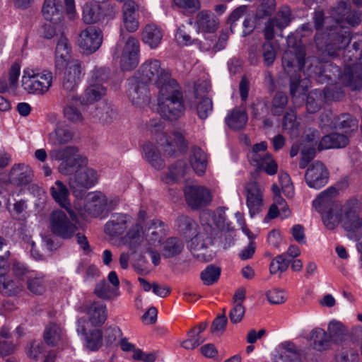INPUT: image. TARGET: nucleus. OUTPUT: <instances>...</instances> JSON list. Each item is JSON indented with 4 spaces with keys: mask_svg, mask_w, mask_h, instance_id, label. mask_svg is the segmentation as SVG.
I'll list each match as a JSON object with an SVG mask.
<instances>
[{
    "mask_svg": "<svg viewBox=\"0 0 362 362\" xmlns=\"http://www.w3.org/2000/svg\"><path fill=\"white\" fill-rule=\"evenodd\" d=\"M335 128L341 129L346 134L358 129V121L349 114H343L339 116L334 123Z\"/></svg>",
    "mask_w": 362,
    "mask_h": 362,
    "instance_id": "nucleus-45",
    "label": "nucleus"
},
{
    "mask_svg": "<svg viewBox=\"0 0 362 362\" xmlns=\"http://www.w3.org/2000/svg\"><path fill=\"white\" fill-rule=\"evenodd\" d=\"M187 205L192 209H199L209 205L212 196L210 191L200 185H189L184 189Z\"/></svg>",
    "mask_w": 362,
    "mask_h": 362,
    "instance_id": "nucleus-16",
    "label": "nucleus"
},
{
    "mask_svg": "<svg viewBox=\"0 0 362 362\" xmlns=\"http://www.w3.org/2000/svg\"><path fill=\"white\" fill-rule=\"evenodd\" d=\"M326 93L320 90H314L307 97L306 108L309 113L317 112L324 102Z\"/></svg>",
    "mask_w": 362,
    "mask_h": 362,
    "instance_id": "nucleus-46",
    "label": "nucleus"
},
{
    "mask_svg": "<svg viewBox=\"0 0 362 362\" xmlns=\"http://www.w3.org/2000/svg\"><path fill=\"white\" fill-rule=\"evenodd\" d=\"M175 38L177 43L182 46H189L196 45L201 51H208L211 48L214 47V45L211 42H207L204 46H202V42L198 40L192 39L191 36L186 31V28L184 25H180L177 29L175 35Z\"/></svg>",
    "mask_w": 362,
    "mask_h": 362,
    "instance_id": "nucleus-36",
    "label": "nucleus"
},
{
    "mask_svg": "<svg viewBox=\"0 0 362 362\" xmlns=\"http://www.w3.org/2000/svg\"><path fill=\"white\" fill-rule=\"evenodd\" d=\"M165 225L159 220H148L146 211L141 209L134 226L127 231L124 243L131 249L136 250L146 240L151 245L159 244L166 234Z\"/></svg>",
    "mask_w": 362,
    "mask_h": 362,
    "instance_id": "nucleus-2",
    "label": "nucleus"
},
{
    "mask_svg": "<svg viewBox=\"0 0 362 362\" xmlns=\"http://www.w3.org/2000/svg\"><path fill=\"white\" fill-rule=\"evenodd\" d=\"M95 293L103 299H111L119 295V292L116 290V288H113L104 280L96 284Z\"/></svg>",
    "mask_w": 362,
    "mask_h": 362,
    "instance_id": "nucleus-53",
    "label": "nucleus"
},
{
    "mask_svg": "<svg viewBox=\"0 0 362 362\" xmlns=\"http://www.w3.org/2000/svg\"><path fill=\"white\" fill-rule=\"evenodd\" d=\"M139 5L133 0L126 1L122 6L123 27L129 33H134L139 28Z\"/></svg>",
    "mask_w": 362,
    "mask_h": 362,
    "instance_id": "nucleus-22",
    "label": "nucleus"
},
{
    "mask_svg": "<svg viewBox=\"0 0 362 362\" xmlns=\"http://www.w3.org/2000/svg\"><path fill=\"white\" fill-rule=\"evenodd\" d=\"M134 226L132 223V217L127 214L117 213L112 214L110 220L104 226V231L108 236L115 238L122 235Z\"/></svg>",
    "mask_w": 362,
    "mask_h": 362,
    "instance_id": "nucleus-19",
    "label": "nucleus"
},
{
    "mask_svg": "<svg viewBox=\"0 0 362 362\" xmlns=\"http://www.w3.org/2000/svg\"><path fill=\"white\" fill-rule=\"evenodd\" d=\"M89 322L94 327L102 325L107 317V310L105 303L94 302L86 309Z\"/></svg>",
    "mask_w": 362,
    "mask_h": 362,
    "instance_id": "nucleus-31",
    "label": "nucleus"
},
{
    "mask_svg": "<svg viewBox=\"0 0 362 362\" xmlns=\"http://www.w3.org/2000/svg\"><path fill=\"white\" fill-rule=\"evenodd\" d=\"M107 73L103 68H95L90 71L88 78V84L103 85L107 79Z\"/></svg>",
    "mask_w": 362,
    "mask_h": 362,
    "instance_id": "nucleus-60",
    "label": "nucleus"
},
{
    "mask_svg": "<svg viewBox=\"0 0 362 362\" xmlns=\"http://www.w3.org/2000/svg\"><path fill=\"white\" fill-rule=\"evenodd\" d=\"M117 202L108 200L107 197L100 192H89L85 199L83 209L78 211L81 216L84 217H98L106 210H112Z\"/></svg>",
    "mask_w": 362,
    "mask_h": 362,
    "instance_id": "nucleus-9",
    "label": "nucleus"
},
{
    "mask_svg": "<svg viewBox=\"0 0 362 362\" xmlns=\"http://www.w3.org/2000/svg\"><path fill=\"white\" fill-rule=\"evenodd\" d=\"M274 362H300V356L295 345L289 341L279 344L275 351Z\"/></svg>",
    "mask_w": 362,
    "mask_h": 362,
    "instance_id": "nucleus-28",
    "label": "nucleus"
},
{
    "mask_svg": "<svg viewBox=\"0 0 362 362\" xmlns=\"http://www.w3.org/2000/svg\"><path fill=\"white\" fill-rule=\"evenodd\" d=\"M140 44L133 36H129L124 42L120 56V66L124 71L134 69L139 62Z\"/></svg>",
    "mask_w": 362,
    "mask_h": 362,
    "instance_id": "nucleus-17",
    "label": "nucleus"
},
{
    "mask_svg": "<svg viewBox=\"0 0 362 362\" xmlns=\"http://www.w3.org/2000/svg\"><path fill=\"white\" fill-rule=\"evenodd\" d=\"M292 37L288 36L287 49L283 55L282 64L285 71L289 74L300 71L305 64V49L301 45L291 47Z\"/></svg>",
    "mask_w": 362,
    "mask_h": 362,
    "instance_id": "nucleus-14",
    "label": "nucleus"
},
{
    "mask_svg": "<svg viewBox=\"0 0 362 362\" xmlns=\"http://www.w3.org/2000/svg\"><path fill=\"white\" fill-rule=\"evenodd\" d=\"M49 155L51 159L61 161L58 170L62 175H70L69 185L74 190L90 188L98 182V172L87 167L88 159L78 153L77 147L69 146L54 148Z\"/></svg>",
    "mask_w": 362,
    "mask_h": 362,
    "instance_id": "nucleus-1",
    "label": "nucleus"
},
{
    "mask_svg": "<svg viewBox=\"0 0 362 362\" xmlns=\"http://www.w3.org/2000/svg\"><path fill=\"white\" fill-rule=\"evenodd\" d=\"M307 79L300 81L299 78H291L290 83V92L293 98L298 97L305 92V87L308 86Z\"/></svg>",
    "mask_w": 362,
    "mask_h": 362,
    "instance_id": "nucleus-61",
    "label": "nucleus"
},
{
    "mask_svg": "<svg viewBox=\"0 0 362 362\" xmlns=\"http://www.w3.org/2000/svg\"><path fill=\"white\" fill-rule=\"evenodd\" d=\"M341 223L345 230L348 232L350 238L358 239L362 235V221L357 207L344 205L342 208Z\"/></svg>",
    "mask_w": 362,
    "mask_h": 362,
    "instance_id": "nucleus-13",
    "label": "nucleus"
},
{
    "mask_svg": "<svg viewBox=\"0 0 362 362\" xmlns=\"http://www.w3.org/2000/svg\"><path fill=\"white\" fill-rule=\"evenodd\" d=\"M309 340L313 348L318 351L328 350L331 346V341L327 332L320 327H315L311 330Z\"/></svg>",
    "mask_w": 362,
    "mask_h": 362,
    "instance_id": "nucleus-32",
    "label": "nucleus"
},
{
    "mask_svg": "<svg viewBox=\"0 0 362 362\" xmlns=\"http://www.w3.org/2000/svg\"><path fill=\"white\" fill-rule=\"evenodd\" d=\"M289 262L284 257V255H279L274 258L270 264L269 271L272 274L283 273L287 270Z\"/></svg>",
    "mask_w": 362,
    "mask_h": 362,
    "instance_id": "nucleus-57",
    "label": "nucleus"
},
{
    "mask_svg": "<svg viewBox=\"0 0 362 362\" xmlns=\"http://www.w3.org/2000/svg\"><path fill=\"white\" fill-rule=\"evenodd\" d=\"M69 218L66 213L62 210H55L49 216V225L52 232L56 235L64 238H71L78 230L77 216Z\"/></svg>",
    "mask_w": 362,
    "mask_h": 362,
    "instance_id": "nucleus-10",
    "label": "nucleus"
},
{
    "mask_svg": "<svg viewBox=\"0 0 362 362\" xmlns=\"http://www.w3.org/2000/svg\"><path fill=\"white\" fill-rule=\"evenodd\" d=\"M329 37L331 38V42L326 45L325 51L330 56H334L337 50L345 48L351 42L349 33L346 30L343 33L337 31L335 33L329 34Z\"/></svg>",
    "mask_w": 362,
    "mask_h": 362,
    "instance_id": "nucleus-30",
    "label": "nucleus"
},
{
    "mask_svg": "<svg viewBox=\"0 0 362 362\" xmlns=\"http://www.w3.org/2000/svg\"><path fill=\"white\" fill-rule=\"evenodd\" d=\"M62 8L61 0H45L42 7V14L47 21L56 25H64Z\"/></svg>",
    "mask_w": 362,
    "mask_h": 362,
    "instance_id": "nucleus-25",
    "label": "nucleus"
},
{
    "mask_svg": "<svg viewBox=\"0 0 362 362\" xmlns=\"http://www.w3.org/2000/svg\"><path fill=\"white\" fill-rule=\"evenodd\" d=\"M185 110L182 95L176 81H171L167 86L161 88L158 95V112L168 119H176Z\"/></svg>",
    "mask_w": 362,
    "mask_h": 362,
    "instance_id": "nucleus-4",
    "label": "nucleus"
},
{
    "mask_svg": "<svg viewBox=\"0 0 362 362\" xmlns=\"http://www.w3.org/2000/svg\"><path fill=\"white\" fill-rule=\"evenodd\" d=\"M211 214L209 212H202L200 216L202 228L190 217L182 215L176 220V226L179 233L186 239H189V247L194 252L206 248L212 243V236L214 228L209 223Z\"/></svg>",
    "mask_w": 362,
    "mask_h": 362,
    "instance_id": "nucleus-3",
    "label": "nucleus"
},
{
    "mask_svg": "<svg viewBox=\"0 0 362 362\" xmlns=\"http://www.w3.org/2000/svg\"><path fill=\"white\" fill-rule=\"evenodd\" d=\"M106 93V89L103 85L88 84L84 90L81 99V104H93L100 100Z\"/></svg>",
    "mask_w": 362,
    "mask_h": 362,
    "instance_id": "nucleus-41",
    "label": "nucleus"
},
{
    "mask_svg": "<svg viewBox=\"0 0 362 362\" xmlns=\"http://www.w3.org/2000/svg\"><path fill=\"white\" fill-rule=\"evenodd\" d=\"M213 103L211 99L207 97L202 98L197 105V112L199 117L205 119L212 112Z\"/></svg>",
    "mask_w": 362,
    "mask_h": 362,
    "instance_id": "nucleus-56",
    "label": "nucleus"
},
{
    "mask_svg": "<svg viewBox=\"0 0 362 362\" xmlns=\"http://www.w3.org/2000/svg\"><path fill=\"white\" fill-rule=\"evenodd\" d=\"M225 121L230 128L240 129L245 126L247 121V115L244 110L235 108L230 113L228 114Z\"/></svg>",
    "mask_w": 362,
    "mask_h": 362,
    "instance_id": "nucleus-43",
    "label": "nucleus"
},
{
    "mask_svg": "<svg viewBox=\"0 0 362 362\" xmlns=\"http://www.w3.org/2000/svg\"><path fill=\"white\" fill-rule=\"evenodd\" d=\"M21 291L18 282L14 281L8 276L0 280V293L4 296H11L18 294Z\"/></svg>",
    "mask_w": 362,
    "mask_h": 362,
    "instance_id": "nucleus-52",
    "label": "nucleus"
},
{
    "mask_svg": "<svg viewBox=\"0 0 362 362\" xmlns=\"http://www.w3.org/2000/svg\"><path fill=\"white\" fill-rule=\"evenodd\" d=\"M103 42V33L100 29L89 26L78 34L77 45L83 53L90 54L98 50Z\"/></svg>",
    "mask_w": 362,
    "mask_h": 362,
    "instance_id": "nucleus-15",
    "label": "nucleus"
},
{
    "mask_svg": "<svg viewBox=\"0 0 362 362\" xmlns=\"http://www.w3.org/2000/svg\"><path fill=\"white\" fill-rule=\"evenodd\" d=\"M321 214L324 224L329 229L334 228L339 222L341 223V218L334 213L332 208Z\"/></svg>",
    "mask_w": 362,
    "mask_h": 362,
    "instance_id": "nucleus-63",
    "label": "nucleus"
},
{
    "mask_svg": "<svg viewBox=\"0 0 362 362\" xmlns=\"http://www.w3.org/2000/svg\"><path fill=\"white\" fill-rule=\"evenodd\" d=\"M64 117L73 123H79L83 120L81 112L73 103L67 105L64 110Z\"/></svg>",
    "mask_w": 362,
    "mask_h": 362,
    "instance_id": "nucleus-59",
    "label": "nucleus"
},
{
    "mask_svg": "<svg viewBox=\"0 0 362 362\" xmlns=\"http://www.w3.org/2000/svg\"><path fill=\"white\" fill-rule=\"evenodd\" d=\"M128 98L132 103L139 107H143L149 103L148 90L146 83L139 78L129 79Z\"/></svg>",
    "mask_w": 362,
    "mask_h": 362,
    "instance_id": "nucleus-20",
    "label": "nucleus"
},
{
    "mask_svg": "<svg viewBox=\"0 0 362 362\" xmlns=\"http://www.w3.org/2000/svg\"><path fill=\"white\" fill-rule=\"evenodd\" d=\"M33 177V170L24 164L14 165L11 170V178L17 185L29 183Z\"/></svg>",
    "mask_w": 362,
    "mask_h": 362,
    "instance_id": "nucleus-40",
    "label": "nucleus"
},
{
    "mask_svg": "<svg viewBox=\"0 0 362 362\" xmlns=\"http://www.w3.org/2000/svg\"><path fill=\"white\" fill-rule=\"evenodd\" d=\"M50 194L53 199L62 207L66 210L72 218L75 216V212L71 208L69 202V192L66 186L59 180H57L50 187Z\"/></svg>",
    "mask_w": 362,
    "mask_h": 362,
    "instance_id": "nucleus-26",
    "label": "nucleus"
},
{
    "mask_svg": "<svg viewBox=\"0 0 362 362\" xmlns=\"http://www.w3.org/2000/svg\"><path fill=\"white\" fill-rule=\"evenodd\" d=\"M319 136L317 130H309V133L306 135V140L310 143V146L308 148H303L301 151V160L299 163V167L301 169H304L314 158L315 154V145L317 144Z\"/></svg>",
    "mask_w": 362,
    "mask_h": 362,
    "instance_id": "nucleus-37",
    "label": "nucleus"
},
{
    "mask_svg": "<svg viewBox=\"0 0 362 362\" xmlns=\"http://www.w3.org/2000/svg\"><path fill=\"white\" fill-rule=\"evenodd\" d=\"M284 129L292 137L298 134V123L296 121V116L293 112H288L284 116Z\"/></svg>",
    "mask_w": 362,
    "mask_h": 362,
    "instance_id": "nucleus-55",
    "label": "nucleus"
},
{
    "mask_svg": "<svg viewBox=\"0 0 362 362\" xmlns=\"http://www.w3.org/2000/svg\"><path fill=\"white\" fill-rule=\"evenodd\" d=\"M87 322L85 319L81 318L77 322V332L85 337L86 346L91 351L98 349L102 345L103 335L100 329H94L86 334V325Z\"/></svg>",
    "mask_w": 362,
    "mask_h": 362,
    "instance_id": "nucleus-27",
    "label": "nucleus"
},
{
    "mask_svg": "<svg viewBox=\"0 0 362 362\" xmlns=\"http://www.w3.org/2000/svg\"><path fill=\"white\" fill-rule=\"evenodd\" d=\"M221 269L214 265H209L200 274L204 285L210 286L216 283L220 276Z\"/></svg>",
    "mask_w": 362,
    "mask_h": 362,
    "instance_id": "nucleus-54",
    "label": "nucleus"
},
{
    "mask_svg": "<svg viewBox=\"0 0 362 362\" xmlns=\"http://www.w3.org/2000/svg\"><path fill=\"white\" fill-rule=\"evenodd\" d=\"M63 339L62 328L56 324L48 325L44 332L45 342L51 346L57 345Z\"/></svg>",
    "mask_w": 362,
    "mask_h": 362,
    "instance_id": "nucleus-48",
    "label": "nucleus"
},
{
    "mask_svg": "<svg viewBox=\"0 0 362 362\" xmlns=\"http://www.w3.org/2000/svg\"><path fill=\"white\" fill-rule=\"evenodd\" d=\"M182 242L177 238H168L163 246L162 255L165 258H170L180 254L183 249Z\"/></svg>",
    "mask_w": 362,
    "mask_h": 362,
    "instance_id": "nucleus-47",
    "label": "nucleus"
},
{
    "mask_svg": "<svg viewBox=\"0 0 362 362\" xmlns=\"http://www.w3.org/2000/svg\"><path fill=\"white\" fill-rule=\"evenodd\" d=\"M244 194L250 216L253 218L264 209V188L255 181L248 182L245 185Z\"/></svg>",
    "mask_w": 362,
    "mask_h": 362,
    "instance_id": "nucleus-12",
    "label": "nucleus"
},
{
    "mask_svg": "<svg viewBox=\"0 0 362 362\" xmlns=\"http://www.w3.org/2000/svg\"><path fill=\"white\" fill-rule=\"evenodd\" d=\"M189 163L194 172L198 175H202L207 165L205 153L200 148L194 147L191 151Z\"/></svg>",
    "mask_w": 362,
    "mask_h": 362,
    "instance_id": "nucleus-42",
    "label": "nucleus"
},
{
    "mask_svg": "<svg viewBox=\"0 0 362 362\" xmlns=\"http://www.w3.org/2000/svg\"><path fill=\"white\" fill-rule=\"evenodd\" d=\"M336 358L339 362H357L359 356L356 350L349 348L343 349Z\"/></svg>",
    "mask_w": 362,
    "mask_h": 362,
    "instance_id": "nucleus-64",
    "label": "nucleus"
},
{
    "mask_svg": "<svg viewBox=\"0 0 362 362\" xmlns=\"http://www.w3.org/2000/svg\"><path fill=\"white\" fill-rule=\"evenodd\" d=\"M28 288L33 293L41 294L45 290L44 275L32 272L28 276Z\"/></svg>",
    "mask_w": 362,
    "mask_h": 362,
    "instance_id": "nucleus-49",
    "label": "nucleus"
},
{
    "mask_svg": "<svg viewBox=\"0 0 362 362\" xmlns=\"http://www.w3.org/2000/svg\"><path fill=\"white\" fill-rule=\"evenodd\" d=\"M332 16L337 25L335 29L344 27L346 24L356 26L361 21V14L356 11H351L347 1H341L332 12Z\"/></svg>",
    "mask_w": 362,
    "mask_h": 362,
    "instance_id": "nucleus-18",
    "label": "nucleus"
},
{
    "mask_svg": "<svg viewBox=\"0 0 362 362\" xmlns=\"http://www.w3.org/2000/svg\"><path fill=\"white\" fill-rule=\"evenodd\" d=\"M187 171V168L182 161H178L169 169V173L162 177L163 181L169 184L178 181L183 177Z\"/></svg>",
    "mask_w": 362,
    "mask_h": 362,
    "instance_id": "nucleus-51",
    "label": "nucleus"
},
{
    "mask_svg": "<svg viewBox=\"0 0 362 362\" xmlns=\"http://www.w3.org/2000/svg\"><path fill=\"white\" fill-rule=\"evenodd\" d=\"M328 172L325 166L320 161H315L308 167L305 175L307 185L313 189H320L328 181Z\"/></svg>",
    "mask_w": 362,
    "mask_h": 362,
    "instance_id": "nucleus-21",
    "label": "nucleus"
},
{
    "mask_svg": "<svg viewBox=\"0 0 362 362\" xmlns=\"http://www.w3.org/2000/svg\"><path fill=\"white\" fill-rule=\"evenodd\" d=\"M100 19V6L95 2L86 3L83 8V20L86 23H95Z\"/></svg>",
    "mask_w": 362,
    "mask_h": 362,
    "instance_id": "nucleus-50",
    "label": "nucleus"
},
{
    "mask_svg": "<svg viewBox=\"0 0 362 362\" xmlns=\"http://www.w3.org/2000/svg\"><path fill=\"white\" fill-rule=\"evenodd\" d=\"M266 296L267 300L272 304H281L287 299L286 291L279 288H273L268 291Z\"/></svg>",
    "mask_w": 362,
    "mask_h": 362,
    "instance_id": "nucleus-62",
    "label": "nucleus"
},
{
    "mask_svg": "<svg viewBox=\"0 0 362 362\" xmlns=\"http://www.w3.org/2000/svg\"><path fill=\"white\" fill-rule=\"evenodd\" d=\"M145 83H153L158 90L167 86L171 81H176L171 78V73L161 62L156 59L146 60L140 67V78Z\"/></svg>",
    "mask_w": 362,
    "mask_h": 362,
    "instance_id": "nucleus-6",
    "label": "nucleus"
},
{
    "mask_svg": "<svg viewBox=\"0 0 362 362\" xmlns=\"http://www.w3.org/2000/svg\"><path fill=\"white\" fill-rule=\"evenodd\" d=\"M267 148L265 141L255 144L247 154L248 160L257 170H262L268 175H273L276 173L278 166L272 156L266 153Z\"/></svg>",
    "mask_w": 362,
    "mask_h": 362,
    "instance_id": "nucleus-11",
    "label": "nucleus"
},
{
    "mask_svg": "<svg viewBox=\"0 0 362 362\" xmlns=\"http://www.w3.org/2000/svg\"><path fill=\"white\" fill-rule=\"evenodd\" d=\"M145 158L152 167L160 170L164 166V163L160 157L156 147L151 143H146L143 147Z\"/></svg>",
    "mask_w": 362,
    "mask_h": 362,
    "instance_id": "nucleus-44",
    "label": "nucleus"
},
{
    "mask_svg": "<svg viewBox=\"0 0 362 362\" xmlns=\"http://www.w3.org/2000/svg\"><path fill=\"white\" fill-rule=\"evenodd\" d=\"M328 336L331 342L336 344H340L344 341L348 335L347 328L339 321L336 320H331L327 327Z\"/></svg>",
    "mask_w": 362,
    "mask_h": 362,
    "instance_id": "nucleus-38",
    "label": "nucleus"
},
{
    "mask_svg": "<svg viewBox=\"0 0 362 362\" xmlns=\"http://www.w3.org/2000/svg\"><path fill=\"white\" fill-rule=\"evenodd\" d=\"M146 129L151 133L157 134L163 129V124L160 119H151L146 124ZM156 141L169 156L182 150L185 146L184 136L180 132H174L168 136L163 133L158 134Z\"/></svg>",
    "mask_w": 362,
    "mask_h": 362,
    "instance_id": "nucleus-8",
    "label": "nucleus"
},
{
    "mask_svg": "<svg viewBox=\"0 0 362 362\" xmlns=\"http://www.w3.org/2000/svg\"><path fill=\"white\" fill-rule=\"evenodd\" d=\"M349 142L347 135L332 133L326 135L320 140L318 148L320 151L329 148H339L345 147Z\"/></svg>",
    "mask_w": 362,
    "mask_h": 362,
    "instance_id": "nucleus-35",
    "label": "nucleus"
},
{
    "mask_svg": "<svg viewBox=\"0 0 362 362\" xmlns=\"http://www.w3.org/2000/svg\"><path fill=\"white\" fill-rule=\"evenodd\" d=\"M337 190L334 187H329L322 192L316 199L313 201V206L320 214L332 209L333 198L336 196Z\"/></svg>",
    "mask_w": 362,
    "mask_h": 362,
    "instance_id": "nucleus-34",
    "label": "nucleus"
},
{
    "mask_svg": "<svg viewBox=\"0 0 362 362\" xmlns=\"http://www.w3.org/2000/svg\"><path fill=\"white\" fill-rule=\"evenodd\" d=\"M189 24L194 25L197 33H213L218 29L219 21L214 13L204 10L199 12L194 22L190 21Z\"/></svg>",
    "mask_w": 362,
    "mask_h": 362,
    "instance_id": "nucleus-23",
    "label": "nucleus"
},
{
    "mask_svg": "<svg viewBox=\"0 0 362 362\" xmlns=\"http://www.w3.org/2000/svg\"><path fill=\"white\" fill-rule=\"evenodd\" d=\"M211 214V217L209 218H211L213 220L214 223L218 227L221 228H229L230 224L226 222V209L224 207H219L214 211V213H211L208 211Z\"/></svg>",
    "mask_w": 362,
    "mask_h": 362,
    "instance_id": "nucleus-58",
    "label": "nucleus"
},
{
    "mask_svg": "<svg viewBox=\"0 0 362 362\" xmlns=\"http://www.w3.org/2000/svg\"><path fill=\"white\" fill-rule=\"evenodd\" d=\"M164 30L154 23L147 24L142 31V41L151 49H156L161 43Z\"/></svg>",
    "mask_w": 362,
    "mask_h": 362,
    "instance_id": "nucleus-29",
    "label": "nucleus"
},
{
    "mask_svg": "<svg viewBox=\"0 0 362 362\" xmlns=\"http://www.w3.org/2000/svg\"><path fill=\"white\" fill-rule=\"evenodd\" d=\"M71 58V46L69 43L68 39L62 37L56 46L54 62L55 66L58 69H61L64 65L68 62H70Z\"/></svg>",
    "mask_w": 362,
    "mask_h": 362,
    "instance_id": "nucleus-33",
    "label": "nucleus"
},
{
    "mask_svg": "<svg viewBox=\"0 0 362 362\" xmlns=\"http://www.w3.org/2000/svg\"><path fill=\"white\" fill-rule=\"evenodd\" d=\"M60 72L62 88L66 93H71L72 102H77L78 98L74 93L82 81L85 74L83 64L78 59H73L68 62Z\"/></svg>",
    "mask_w": 362,
    "mask_h": 362,
    "instance_id": "nucleus-7",
    "label": "nucleus"
},
{
    "mask_svg": "<svg viewBox=\"0 0 362 362\" xmlns=\"http://www.w3.org/2000/svg\"><path fill=\"white\" fill-rule=\"evenodd\" d=\"M290 11L285 8L279 11L274 18L270 19L265 25L264 35L267 40H272L277 30H281L290 23Z\"/></svg>",
    "mask_w": 362,
    "mask_h": 362,
    "instance_id": "nucleus-24",
    "label": "nucleus"
},
{
    "mask_svg": "<svg viewBox=\"0 0 362 362\" xmlns=\"http://www.w3.org/2000/svg\"><path fill=\"white\" fill-rule=\"evenodd\" d=\"M53 84V74L47 69L27 67L23 69L21 85L28 94L43 95Z\"/></svg>",
    "mask_w": 362,
    "mask_h": 362,
    "instance_id": "nucleus-5",
    "label": "nucleus"
},
{
    "mask_svg": "<svg viewBox=\"0 0 362 362\" xmlns=\"http://www.w3.org/2000/svg\"><path fill=\"white\" fill-rule=\"evenodd\" d=\"M74 137L72 132L66 127L59 125L49 134L48 141L53 146H60L70 142Z\"/></svg>",
    "mask_w": 362,
    "mask_h": 362,
    "instance_id": "nucleus-39",
    "label": "nucleus"
}]
</instances>
